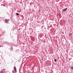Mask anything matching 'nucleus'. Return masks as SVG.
<instances>
[{
  "label": "nucleus",
  "mask_w": 73,
  "mask_h": 73,
  "mask_svg": "<svg viewBox=\"0 0 73 73\" xmlns=\"http://www.w3.org/2000/svg\"><path fill=\"white\" fill-rule=\"evenodd\" d=\"M68 9V8H66V9H64L62 10V12H65V11H66V10Z\"/></svg>",
  "instance_id": "obj_1"
},
{
  "label": "nucleus",
  "mask_w": 73,
  "mask_h": 73,
  "mask_svg": "<svg viewBox=\"0 0 73 73\" xmlns=\"http://www.w3.org/2000/svg\"><path fill=\"white\" fill-rule=\"evenodd\" d=\"M9 21V20L5 19V23H8Z\"/></svg>",
  "instance_id": "obj_2"
},
{
  "label": "nucleus",
  "mask_w": 73,
  "mask_h": 73,
  "mask_svg": "<svg viewBox=\"0 0 73 73\" xmlns=\"http://www.w3.org/2000/svg\"><path fill=\"white\" fill-rule=\"evenodd\" d=\"M70 68H71V69H72V70H73V65H72V66H70Z\"/></svg>",
  "instance_id": "obj_3"
},
{
  "label": "nucleus",
  "mask_w": 73,
  "mask_h": 73,
  "mask_svg": "<svg viewBox=\"0 0 73 73\" xmlns=\"http://www.w3.org/2000/svg\"><path fill=\"white\" fill-rule=\"evenodd\" d=\"M14 69L15 70H16V67H14Z\"/></svg>",
  "instance_id": "obj_4"
},
{
  "label": "nucleus",
  "mask_w": 73,
  "mask_h": 73,
  "mask_svg": "<svg viewBox=\"0 0 73 73\" xmlns=\"http://www.w3.org/2000/svg\"><path fill=\"white\" fill-rule=\"evenodd\" d=\"M16 15H19V14L18 13H16Z\"/></svg>",
  "instance_id": "obj_5"
},
{
  "label": "nucleus",
  "mask_w": 73,
  "mask_h": 73,
  "mask_svg": "<svg viewBox=\"0 0 73 73\" xmlns=\"http://www.w3.org/2000/svg\"><path fill=\"white\" fill-rule=\"evenodd\" d=\"M41 60L42 61H44L43 60V59H42V58L41 59Z\"/></svg>",
  "instance_id": "obj_6"
},
{
  "label": "nucleus",
  "mask_w": 73,
  "mask_h": 73,
  "mask_svg": "<svg viewBox=\"0 0 73 73\" xmlns=\"http://www.w3.org/2000/svg\"><path fill=\"white\" fill-rule=\"evenodd\" d=\"M54 60L55 62H56V61H57V60H56V59H55Z\"/></svg>",
  "instance_id": "obj_7"
},
{
  "label": "nucleus",
  "mask_w": 73,
  "mask_h": 73,
  "mask_svg": "<svg viewBox=\"0 0 73 73\" xmlns=\"http://www.w3.org/2000/svg\"><path fill=\"white\" fill-rule=\"evenodd\" d=\"M71 35H72L71 34H70L69 35V36H71Z\"/></svg>",
  "instance_id": "obj_8"
},
{
  "label": "nucleus",
  "mask_w": 73,
  "mask_h": 73,
  "mask_svg": "<svg viewBox=\"0 0 73 73\" xmlns=\"http://www.w3.org/2000/svg\"><path fill=\"white\" fill-rule=\"evenodd\" d=\"M15 72L16 73L17 72V71H16V70H15Z\"/></svg>",
  "instance_id": "obj_9"
},
{
  "label": "nucleus",
  "mask_w": 73,
  "mask_h": 73,
  "mask_svg": "<svg viewBox=\"0 0 73 73\" xmlns=\"http://www.w3.org/2000/svg\"><path fill=\"white\" fill-rule=\"evenodd\" d=\"M1 47V46H0V47Z\"/></svg>",
  "instance_id": "obj_10"
}]
</instances>
